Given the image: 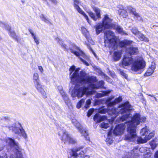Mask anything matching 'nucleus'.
Returning a JSON list of instances; mask_svg holds the SVG:
<instances>
[{"label":"nucleus","mask_w":158,"mask_h":158,"mask_svg":"<svg viewBox=\"0 0 158 158\" xmlns=\"http://www.w3.org/2000/svg\"><path fill=\"white\" fill-rule=\"evenodd\" d=\"M132 107L128 102H126L118 107L117 109L112 108H108V112L109 114L115 118L119 114H123L120 118V121H126L127 123V131L128 134L126 135L125 139L130 141L137 142V143H144L154 137V132H150L148 128L146 126L142 128L140 131L141 135L145 136L144 139L138 137L136 134L135 128L140 122H144L146 118L145 117H141L140 114H136L132 118V115L129 112Z\"/></svg>","instance_id":"f257e3e1"},{"label":"nucleus","mask_w":158,"mask_h":158,"mask_svg":"<svg viewBox=\"0 0 158 158\" xmlns=\"http://www.w3.org/2000/svg\"><path fill=\"white\" fill-rule=\"evenodd\" d=\"M80 69L79 68L76 69L74 66L71 67L69 69L71 82L76 84L71 92L73 98H79L85 94L87 95L92 94L95 92L93 89L102 87L104 84V81H101L99 82L98 85L94 84L97 81L96 77H89L88 74L85 71H80Z\"/></svg>","instance_id":"f03ea898"},{"label":"nucleus","mask_w":158,"mask_h":158,"mask_svg":"<svg viewBox=\"0 0 158 158\" xmlns=\"http://www.w3.org/2000/svg\"><path fill=\"white\" fill-rule=\"evenodd\" d=\"M131 64V70L137 74L141 73L146 66L145 61L142 57H136L133 59L131 56H124L122 61V66L126 68Z\"/></svg>","instance_id":"7ed1b4c3"},{"label":"nucleus","mask_w":158,"mask_h":158,"mask_svg":"<svg viewBox=\"0 0 158 158\" xmlns=\"http://www.w3.org/2000/svg\"><path fill=\"white\" fill-rule=\"evenodd\" d=\"M104 42L106 46L107 45L114 49L118 45L121 47H126L127 45L131 44L133 42L127 40L119 42L118 38L115 36L114 33L112 31L109 30L105 33Z\"/></svg>","instance_id":"20e7f679"},{"label":"nucleus","mask_w":158,"mask_h":158,"mask_svg":"<svg viewBox=\"0 0 158 158\" xmlns=\"http://www.w3.org/2000/svg\"><path fill=\"white\" fill-rule=\"evenodd\" d=\"M113 27L112 19L107 15H105L102 19V23H98L94 27L96 33L98 35L103 30L111 28Z\"/></svg>","instance_id":"39448f33"},{"label":"nucleus","mask_w":158,"mask_h":158,"mask_svg":"<svg viewBox=\"0 0 158 158\" xmlns=\"http://www.w3.org/2000/svg\"><path fill=\"white\" fill-rule=\"evenodd\" d=\"M5 141L6 143L10 145L12 149L15 150L16 156V158H24L23 154L24 152V150L19 146L18 142L10 138L6 139Z\"/></svg>","instance_id":"423d86ee"},{"label":"nucleus","mask_w":158,"mask_h":158,"mask_svg":"<svg viewBox=\"0 0 158 158\" xmlns=\"http://www.w3.org/2000/svg\"><path fill=\"white\" fill-rule=\"evenodd\" d=\"M70 50L71 52L78 57L84 64L86 66L89 65L88 63L81 58L82 57L89 61V57L85 55L84 53L78 47L75 45H73L71 47Z\"/></svg>","instance_id":"0eeeda50"},{"label":"nucleus","mask_w":158,"mask_h":158,"mask_svg":"<svg viewBox=\"0 0 158 158\" xmlns=\"http://www.w3.org/2000/svg\"><path fill=\"white\" fill-rule=\"evenodd\" d=\"M81 5V2L79 0H74L73 6L75 9L80 14L82 15L86 19L87 22L90 25L92 24V21L89 19L87 15L81 9L79 5Z\"/></svg>","instance_id":"6e6552de"},{"label":"nucleus","mask_w":158,"mask_h":158,"mask_svg":"<svg viewBox=\"0 0 158 158\" xmlns=\"http://www.w3.org/2000/svg\"><path fill=\"white\" fill-rule=\"evenodd\" d=\"M93 9L95 13V14L94 13L91 11H88L87 12L88 13L89 16L94 21H97L98 19H101L100 12L101 10L98 8L93 7Z\"/></svg>","instance_id":"1a4fd4ad"},{"label":"nucleus","mask_w":158,"mask_h":158,"mask_svg":"<svg viewBox=\"0 0 158 158\" xmlns=\"http://www.w3.org/2000/svg\"><path fill=\"white\" fill-rule=\"evenodd\" d=\"M72 122L76 127L78 129L81 135L84 136L86 139L87 140L88 139V134L85 129L80 125V124L76 119H73L72 120Z\"/></svg>","instance_id":"9d476101"},{"label":"nucleus","mask_w":158,"mask_h":158,"mask_svg":"<svg viewBox=\"0 0 158 158\" xmlns=\"http://www.w3.org/2000/svg\"><path fill=\"white\" fill-rule=\"evenodd\" d=\"M62 139L64 143H74L77 142V140L72 137H71L68 135V132L66 131L64 132L63 133Z\"/></svg>","instance_id":"9b49d317"},{"label":"nucleus","mask_w":158,"mask_h":158,"mask_svg":"<svg viewBox=\"0 0 158 158\" xmlns=\"http://www.w3.org/2000/svg\"><path fill=\"white\" fill-rule=\"evenodd\" d=\"M34 84L36 89L41 93L43 97L44 98H46L47 97V94L43 88V86L41 84L40 81Z\"/></svg>","instance_id":"f8f14e48"},{"label":"nucleus","mask_w":158,"mask_h":158,"mask_svg":"<svg viewBox=\"0 0 158 158\" xmlns=\"http://www.w3.org/2000/svg\"><path fill=\"white\" fill-rule=\"evenodd\" d=\"M125 126L124 124H119L116 126L114 129V134L118 135L123 133Z\"/></svg>","instance_id":"ddd939ff"},{"label":"nucleus","mask_w":158,"mask_h":158,"mask_svg":"<svg viewBox=\"0 0 158 158\" xmlns=\"http://www.w3.org/2000/svg\"><path fill=\"white\" fill-rule=\"evenodd\" d=\"M83 148V146H81L78 148L73 149L71 150V151L69 153L68 155V158H77L78 155L77 152Z\"/></svg>","instance_id":"4468645a"},{"label":"nucleus","mask_w":158,"mask_h":158,"mask_svg":"<svg viewBox=\"0 0 158 158\" xmlns=\"http://www.w3.org/2000/svg\"><path fill=\"white\" fill-rule=\"evenodd\" d=\"M82 31V33L85 36V37L87 39L88 43H86L87 45H89L90 44H94V42L92 40L91 37L89 36V32L84 27L81 28Z\"/></svg>","instance_id":"2eb2a0df"},{"label":"nucleus","mask_w":158,"mask_h":158,"mask_svg":"<svg viewBox=\"0 0 158 158\" xmlns=\"http://www.w3.org/2000/svg\"><path fill=\"white\" fill-rule=\"evenodd\" d=\"M94 120L97 123H99L101 121L107 120V117L104 115L101 116L98 114H96L94 116Z\"/></svg>","instance_id":"dca6fc26"},{"label":"nucleus","mask_w":158,"mask_h":158,"mask_svg":"<svg viewBox=\"0 0 158 158\" xmlns=\"http://www.w3.org/2000/svg\"><path fill=\"white\" fill-rule=\"evenodd\" d=\"M128 9L130 11V12L134 15L135 17L137 18L139 20H142V18L139 14L136 12L135 9L132 7H129L128 8Z\"/></svg>","instance_id":"f3484780"},{"label":"nucleus","mask_w":158,"mask_h":158,"mask_svg":"<svg viewBox=\"0 0 158 158\" xmlns=\"http://www.w3.org/2000/svg\"><path fill=\"white\" fill-rule=\"evenodd\" d=\"M90 152V150L88 148H86L80 152L79 153V155L81 157H83L85 158H89L90 157V156L85 154H89Z\"/></svg>","instance_id":"a211bd4d"},{"label":"nucleus","mask_w":158,"mask_h":158,"mask_svg":"<svg viewBox=\"0 0 158 158\" xmlns=\"http://www.w3.org/2000/svg\"><path fill=\"white\" fill-rule=\"evenodd\" d=\"M105 120L104 122L102 123L100 125V126L102 128H107L108 127L110 126L113 121V120Z\"/></svg>","instance_id":"6ab92c4d"},{"label":"nucleus","mask_w":158,"mask_h":158,"mask_svg":"<svg viewBox=\"0 0 158 158\" xmlns=\"http://www.w3.org/2000/svg\"><path fill=\"white\" fill-rule=\"evenodd\" d=\"M126 52L130 54H136L138 52V49L137 48L131 47L126 50Z\"/></svg>","instance_id":"aec40b11"},{"label":"nucleus","mask_w":158,"mask_h":158,"mask_svg":"<svg viewBox=\"0 0 158 158\" xmlns=\"http://www.w3.org/2000/svg\"><path fill=\"white\" fill-rule=\"evenodd\" d=\"M111 28L115 29L118 32L121 34L123 35H127V34L123 30V28L120 26L116 25L113 24V27H112Z\"/></svg>","instance_id":"412c9836"},{"label":"nucleus","mask_w":158,"mask_h":158,"mask_svg":"<svg viewBox=\"0 0 158 158\" xmlns=\"http://www.w3.org/2000/svg\"><path fill=\"white\" fill-rule=\"evenodd\" d=\"M22 128H23L20 124L19 123H17L13 127V130L15 133L19 134Z\"/></svg>","instance_id":"4be33fe9"},{"label":"nucleus","mask_w":158,"mask_h":158,"mask_svg":"<svg viewBox=\"0 0 158 158\" xmlns=\"http://www.w3.org/2000/svg\"><path fill=\"white\" fill-rule=\"evenodd\" d=\"M30 32L31 34V36L33 38L34 41L36 44H38L40 43V40L39 38L34 34L33 32L31 30L30 31Z\"/></svg>","instance_id":"5701e85b"},{"label":"nucleus","mask_w":158,"mask_h":158,"mask_svg":"<svg viewBox=\"0 0 158 158\" xmlns=\"http://www.w3.org/2000/svg\"><path fill=\"white\" fill-rule=\"evenodd\" d=\"M122 100V98L121 97H120L118 98L115 99V100L114 101V102H107V103L108 104V106H111L116 103L119 102H121Z\"/></svg>","instance_id":"b1692460"},{"label":"nucleus","mask_w":158,"mask_h":158,"mask_svg":"<svg viewBox=\"0 0 158 158\" xmlns=\"http://www.w3.org/2000/svg\"><path fill=\"white\" fill-rule=\"evenodd\" d=\"M121 54L120 52H114L113 56L114 59L115 61L119 60L121 57Z\"/></svg>","instance_id":"393cba45"},{"label":"nucleus","mask_w":158,"mask_h":158,"mask_svg":"<svg viewBox=\"0 0 158 158\" xmlns=\"http://www.w3.org/2000/svg\"><path fill=\"white\" fill-rule=\"evenodd\" d=\"M158 141L157 139H154L149 143L152 149H154L158 145Z\"/></svg>","instance_id":"a878e982"},{"label":"nucleus","mask_w":158,"mask_h":158,"mask_svg":"<svg viewBox=\"0 0 158 158\" xmlns=\"http://www.w3.org/2000/svg\"><path fill=\"white\" fill-rule=\"evenodd\" d=\"M118 13L119 15L123 17H126L128 16L127 11L124 9H120L118 10Z\"/></svg>","instance_id":"bb28decb"},{"label":"nucleus","mask_w":158,"mask_h":158,"mask_svg":"<svg viewBox=\"0 0 158 158\" xmlns=\"http://www.w3.org/2000/svg\"><path fill=\"white\" fill-rule=\"evenodd\" d=\"M55 40L61 45L62 48L64 49L65 50L67 49L66 46L64 44L63 42L61 40H60L58 37L55 38Z\"/></svg>","instance_id":"cd10ccee"},{"label":"nucleus","mask_w":158,"mask_h":158,"mask_svg":"<svg viewBox=\"0 0 158 158\" xmlns=\"http://www.w3.org/2000/svg\"><path fill=\"white\" fill-rule=\"evenodd\" d=\"M138 37L139 39L141 41H144L145 42H148V40L145 37L143 34L140 32L138 35Z\"/></svg>","instance_id":"c85d7f7f"},{"label":"nucleus","mask_w":158,"mask_h":158,"mask_svg":"<svg viewBox=\"0 0 158 158\" xmlns=\"http://www.w3.org/2000/svg\"><path fill=\"white\" fill-rule=\"evenodd\" d=\"M110 91H105L104 92H102L101 93H98L97 94L96 96L97 98H99L106 95L107 94H109Z\"/></svg>","instance_id":"c756f323"},{"label":"nucleus","mask_w":158,"mask_h":158,"mask_svg":"<svg viewBox=\"0 0 158 158\" xmlns=\"http://www.w3.org/2000/svg\"><path fill=\"white\" fill-rule=\"evenodd\" d=\"M154 70L148 67L146 72L144 74L145 77H148L151 75L154 72Z\"/></svg>","instance_id":"7c9ffc66"},{"label":"nucleus","mask_w":158,"mask_h":158,"mask_svg":"<svg viewBox=\"0 0 158 158\" xmlns=\"http://www.w3.org/2000/svg\"><path fill=\"white\" fill-rule=\"evenodd\" d=\"M33 78V83L40 81L39 79V76L38 73H34Z\"/></svg>","instance_id":"2f4dec72"},{"label":"nucleus","mask_w":158,"mask_h":158,"mask_svg":"<svg viewBox=\"0 0 158 158\" xmlns=\"http://www.w3.org/2000/svg\"><path fill=\"white\" fill-rule=\"evenodd\" d=\"M40 18L45 23H50L49 20L47 18V17L43 15H41L40 16Z\"/></svg>","instance_id":"473e14b6"},{"label":"nucleus","mask_w":158,"mask_h":158,"mask_svg":"<svg viewBox=\"0 0 158 158\" xmlns=\"http://www.w3.org/2000/svg\"><path fill=\"white\" fill-rule=\"evenodd\" d=\"M19 135H21L25 139H26L27 138V135L23 128L21 129Z\"/></svg>","instance_id":"72a5a7b5"},{"label":"nucleus","mask_w":158,"mask_h":158,"mask_svg":"<svg viewBox=\"0 0 158 158\" xmlns=\"http://www.w3.org/2000/svg\"><path fill=\"white\" fill-rule=\"evenodd\" d=\"M111 132L110 131H109L108 134V138L106 139V141L107 143L109 144H111L112 142V139L109 138V136L111 135Z\"/></svg>","instance_id":"f704fd0d"},{"label":"nucleus","mask_w":158,"mask_h":158,"mask_svg":"<svg viewBox=\"0 0 158 158\" xmlns=\"http://www.w3.org/2000/svg\"><path fill=\"white\" fill-rule=\"evenodd\" d=\"M85 102V100L84 99H82L77 104V107L78 109H79L81 106L82 104L84 103Z\"/></svg>","instance_id":"c9c22d12"},{"label":"nucleus","mask_w":158,"mask_h":158,"mask_svg":"<svg viewBox=\"0 0 158 158\" xmlns=\"http://www.w3.org/2000/svg\"><path fill=\"white\" fill-rule=\"evenodd\" d=\"M131 31L135 35H138L140 32L135 27H133Z\"/></svg>","instance_id":"e433bc0d"},{"label":"nucleus","mask_w":158,"mask_h":158,"mask_svg":"<svg viewBox=\"0 0 158 158\" xmlns=\"http://www.w3.org/2000/svg\"><path fill=\"white\" fill-rule=\"evenodd\" d=\"M63 97L66 103L68 104L69 102V100L68 96L65 94L64 95Z\"/></svg>","instance_id":"4c0bfd02"},{"label":"nucleus","mask_w":158,"mask_h":158,"mask_svg":"<svg viewBox=\"0 0 158 158\" xmlns=\"http://www.w3.org/2000/svg\"><path fill=\"white\" fill-rule=\"evenodd\" d=\"M10 35L14 39H17V37L15 33L14 32V31H10Z\"/></svg>","instance_id":"58836bf2"},{"label":"nucleus","mask_w":158,"mask_h":158,"mask_svg":"<svg viewBox=\"0 0 158 158\" xmlns=\"http://www.w3.org/2000/svg\"><path fill=\"white\" fill-rule=\"evenodd\" d=\"M119 73L121 75L123 76L124 77H125L126 79H127V75L123 72V71L120 70H119Z\"/></svg>","instance_id":"ea45409f"},{"label":"nucleus","mask_w":158,"mask_h":158,"mask_svg":"<svg viewBox=\"0 0 158 158\" xmlns=\"http://www.w3.org/2000/svg\"><path fill=\"white\" fill-rule=\"evenodd\" d=\"M150 68H151L153 70H154L156 68L155 64V63L152 62L151 63V64L149 65V67Z\"/></svg>","instance_id":"a19ab883"},{"label":"nucleus","mask_w":158,"mask_h":158,"mask_svg":"<svg viewBox=\"0 0 158 158\" xmlns=\"http://www.w3.org/2000/svg\"><path fill=\"white\" fill-rule=\"evenodd\" d=\"M91 101L90 99H88L87 100L86 102V104L85 105V108H89V105L91 104Z\"/></svg>","instance_id":"79ce46f5"},{"label":"nucleus","mask_w":158,"mask_h":158,"mask_svg":"<svg viewBox=\"0 0 158 158\" xmlns=\"http://www.w3.org/2000/svg\"><path fill=\"white\" fill-rule=\"evenodd\" d=\"M151 153L147 152L146 154L144 155V158H150L151 156Z\"/></svg>","instance_id":"37998d69"},{"label":"nucleus","mask_w":158,"mask_h":158,"mask_svg":"<svg viewBox=\"0 0 158 158\" xmlns=\"http://www.w3.org/2000/svg\"><path fill=\"white\" fill-rule=\"evenodd\" d=\"M94 109H91L89 110L88 112L87 115L88 117H89L92 114L93 112L94 111Z\"/></svg>","instance_id":"c03bdc74"},{"label":"nucleus","mask_w":158,"mask_h":158,"mask_svg":"<svg viewBox=\"0 0 158 158\" xmlns=\"http://www.w3.org/2000/svg\"><path fill=\"white\" fill-rule=\"evenodd\" d=\"M98 112L99 113L101 114H105L107 111L106 110L104 109L103 108H101L98 110Z\"/></svg>","instance_id":"a18cd8bd"},{"label":"nucleus","mask_w":158,"mask_h":158,"mask_svg":"<svg viewBox=\"0 0 158 158\" xmlns=\"http://www.w3.org/2000/svg\"><path fill=\"white\" fill-rule=\"evenodd\" d=\"M110 74L111 75V76L113 77L114 78L116 76L114 72L113 71H110L109 72Z\"/></svg>","instance_id":"49530a36"},{"label":"nucleus","mask_w":158,"mask_h":158,"mask_svg":"<svg viewBox=\"0 0 158 158\" xmlns=\"http://www.w3.org/2000/svg\"><path fill=\"white\" fill-rule=\"evenodd\" d=\"M105 78L106 80V81L109 82L111 83L112 80L110 79L107 76L105 77Z\"/></svg>","instance_id":"de8ad7c7"},{"label":"nucleus","mask_w":158,"mask_h":158,"mask_svg":"<svg viewBox=\"0 0 158 158\" xmlns=\"http://www.w3.org/2000/svg\"><path fill=\"white\" fill-rule=\"evenodd\" d=\"M38 69L41 73H43V69L42 66H38Z\"/></svg>","instance_id":"09e8293b"},{"label":"nucleus","mask_w":158,"mask_h":158,"mask_svg":"<svg viewBox=\"0 0 158 158\" xmlns=\"http://www.w3.org/2000/svg\"><path fill=\"white\" fill-rule=\"evenodd\" d=\"M141 101L143 103H145L146 102V101L145 99L144 98L143 96H142V98L141 99Z\"/></svg>","instance_id":"8fccbe9b"},{"label":"nucleus","mask_w":158,"mask_h":158,"mask_svg":"<svg viewBox=\"0 0 158 158\" xmlns=\"http://www.w3.org/2000/svg\"><path fill=\"white\" fill-rule=\"evenodd\" d=\"M154 157L155 158H158V151L155 153Z\"/></svg>","instance_id":"3c124183"},{"label":"nucleus","mask_w":158,"mask_h":158,"mask_svg":"<svg viewBox=\"0 0 158 158\" xmlns=\"http://www.w3.org/2000/svg\"><path fill=\"white\" fill-rule=\"evenodd\" d=\"M59 91L60 93L62 95V96H63L64 95H65L64 93V92L62 90H61Z\"/></svg>","instance_id":"603ef678"},{"label":"nucleus","mask_w":158,"mask_h":158,"mask_svg":"<svg viewBox=\"0 0 158 158\" xmlns=\"http://www.w3.org/2000/svg\"><path fill=\"white\" fill-rule=\"evenodd\" d=\"M139 151L141 152H143V151H144V148L143 147H142L139 149Z\"/></svg>","instance_id":"864d4df0"},{"label":"nucleus","mask_w":158,"mask_h":158,"mask_svg":"<svg viewBox=\"0 0 158 158\" xmlns=\"http://www.w3.org/2000/svg\"><path fill=\"white\" fill-rule=\"evenodd\" d=\"M59 90L60 91L62 90V87L61 86H59L58 87Z\"/></svg>","instance_id":"5fc2aeb1"},{"label":"nucleus","mask_w":158,"mask_h":158,"mask_svg":"<svg viewBox=\"0 0 158 158\" xmlns=\"http://www.w3.org/2000/svg\"><path fill=\"white\" fill-rule=\"evenodd\" d=\"M3 146L0 147V152L3 150Z\"/></svg>","instance_id":"6e6d98bb"},{"label":"nucleus","mask_w":158,"mask_h":158,"mask_svg":"<svg viewBox=\"0 0 158 158\" xmlns=\"http://www.w3.org/2000/svg\"><path fill=\"white\" fill-rule=\"evenodd\" d=\"M0 158H7L6 155L4 156V157L0 156Z\"/></svg>","instance_id":"4d7b16f0"},{"label":"nucleus","mask_w":158,"mask_h":158,"mask_svg":"<svg viewBox=\"0 0 158 158\" xmlns=\"http://www.w3.org/2000/svg\"><path fill=\"white\" fill-rule=\"evenodd\" d=\"M3 119H8V117H4V118H3Z\"/></svg>","instance_id":"13d9d810"},{"label":"nucleus","mask_w":158,"mask_h":158,"mask_svg":"<svg viewBox=\"0 0 158 158\" xmlns=\"http://www.w3.org/2000/svg\"><path fill=\"white\" fill-rule=\"evenodd\" d=\"M9 158H14V155H10Z\"/></svg>","instance_id":"bf43d9fd"},{"label":"nucleus","mask_w":158,"mask_h":158,"mask_svg":"<svg viewBox=\"0 0 158 158\" xmlns=\"http://www.w3.org/2000/svg\"><path fill=\"white\" fill-rule=\"evenodd\" d=\"M154 98L156 101H157V99L155 97H154Z\"/></svg>","instance_id":"052dcab7"},{"label":"nucleus","mask_w":158,"mask_h":158,"mask_svg":"<svg viewBox=\"0 0 158 158\" xmlns=\"http://www.w3.org/2000/svg\"><path fill=\"white\" fill-rule=\"evenodd\" d=\"M10 27H8V30H10Z\"/></svg>","instance_id":"680f3d73"},{"label":"nucleus","mask_w":158,"mask_h":158,"mask_svg":"<svg viewBox=\"0 0 158 158\" xmlns=\"http://www.w3.org/2000/svg\"><path fill=\"white\" fill-rule=\"evenodd\" d=\"M147 95H148L149 96H152V97H153V96L152 95H150V94H149V95L147 94Z\"/></svg>","instance_id":"e2e57ef3"},{"label":"nucleus","mask_w":158,"mask_h":158,"mask_svg":"<svg viewBox=\"0 0 158 158\" xmlns=\"http://www.w3.org/2000/svg\"><path fill=\"white\" fill-rule=\"evenodd\" d=\"M110 100V98L108 100V101L109 102Z\"/></svg>","instance_id":"0e129e2a"},{"label":"nucleus","mask_w":158,"mask_h":158,"mask_svg":"<svg viewBox=\"0 0 158 158\" xmlns=\"http://www.w3.org/2000/svg\"><path fill=\"white\" fill-rule=\"evenodd\" d=\"M94 55L95 56V54L94 53Z\"/></svg>","instance_id":"69168bd1"}]
</instances>
